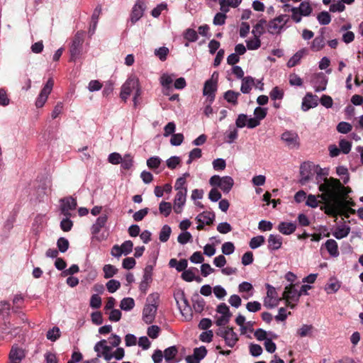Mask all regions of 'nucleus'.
Returning <instances> with one entry per match:
<instances>
[{
  "label": "nucleus",
  "mask_w": 363,
  "mask_h": 363,
  "mask_svg": "<svg viewBox=\"0 0 363 363\" xmlns=\"http://www.w3.org/2000/svg\"><path fill=\"white\" fill-rule=\"evenodd\" d=\"M315 181L318 186V190L321 192L318 194V196L324 203L321 209L324 210L325 213L328 214L329 208L339 198L340 181L333 177L328 178L325 174L322 173L321 169L317 172Z\"/></svg>",
  "instance_id": "f257e3e1"
},
{
  "label": "nucleus",
  "mask_w": 363,
  "mask_h": 363,
  "mask_svg": "<svg viewBox=\"0 0 363 363\" xmlns=\"http://www.w3.org/2000/svg\"><path fill=\"white\" fill-rule=\"evenodd\" d=\"M134 90L135 92L133 97V102L135 106H136L137 98L141 94V89L139 84V79L135 76H130L123 84L120 96L122 100L125 101Z\"/></svg>",
  "instance_id": "f03ea898"
},
{
  "label": "nucleus",
  "mask_w": 363,
  "mask_h": 363,
  "mask_svg": "<svg viewBox=\"0 0 363 363\" xmlns=\"http://www.w3.org/2000/svg\"><path fill=\"white\" fill-rule=\"evenodd\" d=\"M353 206H354V202L351 198H349L348 196L346 198H338L335 203L329 208L328 215L333 217H337V215H342L348 218L349 216L346 215L345 212V208Z\"/></svg>",
  "instance_id": "7ed1b4c3"
},
{
  "label": "nucleus",
  "mask_w": 363,
  "mask_h": 363,
  "mask_svg": "<svg viewBox=\"0 0 363 363\" xmlns=\"http://www.w3.org/2000/svg\"><path fill=\"white\" fill-rule=\"evenodd\" d=\"M209 184L213 186L219 187L224 193H228L234 184V181L229 176L221 177L218 175H213L211 177Z\"/></svg>",
  "instance_id": "20e7f679"
},
{
  "label": "nucleus",
  "mask_w": 363,
  "mask_h": 363,
  "mask_svg": "<svg viewBox=\"0 0 363 363\" xmlns=\"http://www.w3.org/2000/svg\"><path fill=\"white\" fill-rule=\"evenodd\" d=\"M216 335L223 337L225 344L230 347H233L238 341V336L233 328H220L216 331Z\"/></svg>",
  "instance_id": "39448f33"
},
{
  "label": "nucleus",
  "mask_w": 363,
  "mask_h": 363,
  "mask_svg": "<svg viewBox=\"0 0 363 363\" xmlns=\"http://www.w3.org/2000/svg\"><path fill=\"white\" fill-rule=\"evenodd\" d=\"M299 298L300 293H298V291L295 289L294 284H290L289 286L285 287L282 298L286 301V306H289L291 308H294L296 303H292V302L297 303Z\"/></svg>",
  "instance_id": "423d86ee"
},
{
  "label": "nucleus",
  "mask_w": 363,
  "mask_h": 363,
  "mask_svg": "<svg viewBox=\"0 0 363 363\" xmlns=\"http://www.w3.org/2000/svg\"><path fill=\"white\" fill-rule=\"evenodd\" d=\"M312 8L309 2L303 1L298 7H293L291 9L292 13L291 18L296 23H299L301 21V16H308L312 12Z\"/></svg>",
  "instance_id": "0eeeda50"
},
{
  "label": "nucleus",
  "mask_w": 363,
  "mask_h": 363,
  "mask_svg": "<svg viewBox=\"0 0 363 363\" xmlns=\"http://www.w3.org/2000/svg\"><path fill=\"white\" fill-rule=\"evenodd\" d=\"M216 312L220 315L216 316V324L220 327L227 325L232 316L228 306L225 303H222L217 306Z\"/></svg>",
  "instance_id": "6e6552de"
},
{
  "label": "nucleus",
  "mask_w": 363,
  "mask_h": 363,
  "mask_svg": "<svg viewBox=\"0 0 363 363\" xmlns=\"http://www.w3.org/2000/svg\"><path fill=\"white\" fill-rule=\"evenodd\" d=\"M289 18L286 15H280L278 17L270 21L267 24V30L271 34L280 33L282 28L286 24Z\"/></svg>",
  "instance_id": "1a4fd4ad"
},
{
  "label": "nucleus",
  "mask_w": 363,
  "mask_h": 363,
  "mask_svg": "<svg viewBox=\"0 0 363 363\" xmlns=\"http://www.w3.org/2000/svg\"><path fill=\"white\" fill-rule=\"evenodd\" d=\"M84 42V33L82 32H77L75 35L72 45L70 47V60L75 61V60L80 55L82 51V46Z\"/></svg>",
  "instance_id": "9d476101"
},
{
  "label": "nucleus",
  "mask_w": 363,
  "mask_h": 363,
  "mask_svg": "<svg viewBox=\"0 0 363 363\" xmlns=\"http://www.w3.org/2000/svg\"><path fill=\"white\" fill-rule=\"evenodd\" d=\"M281 140L289 149H298L300 146L299 137L296 132L286 130L281 135Z\"/></svg>",
  "instance_id": "9b49d317"
},
{
  "label": "nucleus",
  "mask_w": 363,
  "mask_h": 363,
  "mask_svg": "<svg viewBox=\"0 0 363 363\" xmlns=\"http://www.w3.org/2000/svg\"><path fill=\"white\" fill-rule=\"evenodd\" d=\"M53 86V79L50 78L48 80L47 83L45 84L43 89L40 91V93L36 99L35 106L37 108H41L44 106V104L48 100L49 94L51 93L52 90Z\"/></svg>",
  "instance_id": "f8f14e48"
},
{
  "label": "nucleus",
  "mask_w": 363,
  "mask_h": 363,
  "mask_svg": "<svg viewBox=\"0 0 363 363\" xmlns=\"http://www.w3.org/2000/svg\"><path fill=\"white\" fill-rule=\"evenodd\" d=\"M267 296L264 299V306L269 308L276 307L281 298H278L276 289L274 287L267 284Z\"/></svg>",
  "instance_id": "ddd939ff"
},
{
  "label": "nucleus",
  "mask_w": 363,
  "mask_h": 363,
  "mask_svg": "<svg viewBox=\"0 0 363 363\" xmlns=\"http://www.w3.org/2000/svg\"><path fill=\"white\" fill-rule=\"evenodd\" d=\"M145 9L146 4L145 0H137L130 13V20L132 24L135 23L143 17Z\"/></svg>",
  "instance_id": "4468645a"
},
{
  "label": "nucleus",
  "mask_w": 363,
  "mask_h": 363,
  "mask_svg": "<svg viewBox=\"0 0 363 363\" xmlns=\"http://www.w3.org/2000/svg\"><path fill=\"white\" fill-rule=\"evenodd\" d=\"M60 202V211L65 216H70V211L74 210L77 207L76 200L74 198L69 196L61 199Z\"/></svg>",
  "instance_id": "2eb2a0df"
},
{
  "label": "nucleus",
  "mask_w": 363,
  "mask_h": 363,
  "mask_svg": "<svg viewBox=\"0 0 363 363\" xmlns=\"http://www.w3.org/2000/svg\"><path fill=\"white\" fill-rule=\"evenodd\" d=\"M217 90L216 80L208 79L207 80L203 86V94L204 96H208L210 103H212L215 99V93Z\"/></svg>",
  "instance_id": "dca6fc26"
},
{
  "label": "nucleus",
  "mask_w": 363,
  "mask_h": 363,
  "mask_svg": "<svg viewBox=\"0 0 363 363\" xmlns=\"http://www.w3.org/2000/svg\"><path fill=\"white\" fill-rule=\"evenodd\" d=\"M187 190L177 191L174 200V211L176 213H181L182 208L186 200Z\"/></svg>",
  "instance_id": "f3484780"
},
{
  "label": "nucleus",
  "mask_w": 363,
  "mask_h": 363,
  "mask_svg": "<svg viewBox=\"0 0 363 363\" xmlns=\"http://www.w3.org/2000/svg\"><path fill=\"white\" fill-rule=\"evenodd\" d=\"M157 306L155 304H146L143 311V320L147 323H152L155 318Z\"/></svg>",
  "instance_id": "a211bd4d"
},
{
  "label": "nucleus",
  "mask_w": 363,
  "mask_h": 363,
  "mask_svg": "<svg viewBox=\"0 0 363 363\" xmlns=\"http://www.w3.org/2000/svg\"><path fill=\"white\" fill-rule=\"evenodd\" d=\"M176 301H177V305L181 311V313L183 315H184V312L189 313L191 311L188 300L185 297L184 292H181L180 294H177Z\"/></svg>",
  "instance_id": "6ab92c4d"
},
{
  "label": "nucleus",
  "mask_w": 363,
  "mask_h": 363,
  "mask_svg": "<svg viewBox=\"0 0 363 363\" xmlns=\"http://www.w3.org/2000/svg\"><path fill=\"white\" fill-rule=\"evenodd\" d=\"M318 105L317 96H313L312 94L308 93L303 98L302 102V108L303 111H308V109L315 107Z\"/></svg>",
  "instance_id": "aec40b11"
},
{
  "label": "nucleus",
  "mask_w": 363,
  "mask_h": 363,
  "mask_svg": "<svg viewBox=\"0 0 363 363\" xmlns=\"http://www.w3.org/2000/svg\"><path fill=\"white\" fill-rule=\"evenodd\" d=\"M282 238L278 235L271 234L268 238V247L272 250H277L281 248Z\"/></svg>",
  "instance_id": "412c9836"
},
{
  "label": "nucleus",
  "mask_w": 363,
  "mask_h": 363,
  "mask_svg": "<svg viewBox=\"0 0 363 363\" xmlns=\"http://www.w3.org/2000/svg\"><path fill=\"white\" fill-rule=\"evenodd\" d=\"M214 218L215 215L213 213L206 211L199 214L196 220L197 223H202V224L210 225L213 223Z\"/></svg>",
  "instance_id": "4be33fe9"
},
{
  "label": "nucleus",
  "mask_w": 363,
  "mask_h": 363,
  "mask_svg": "<svg viewBox=\"0 0 363 363\" xmlns=\"http://www.w3.org/2000/svg\"><path fill=\"white\" fill-rule=\"evenodd\" d=\"M300 175L299 183L301 185H305L311 179V173L308 165L303 164L301 166Z\"/></svg>",
  "instance_id": "5701e85b"
},
{
  "label": "nucleus",
  "mask_w": 363,
  "mask_h": 363,
  "mask_svg": "<svg viewBox=\"0 0 363 363\" xmlns=\"http://www.w3.org/2000/svg\"><path fill=\"white\" fill-rule=\"evenodd\" d=\"M296 228V224L291 222H281L278 225L279 231L284 235L292 234Z\"/></svg>",
  "instance_id": "b1692460"
},
{
  "label": "nucleus",
  "mask_w": 363,
  "mask_h": 363,
  "mask_svg": "<svg viewBox=\"0 0 363 363\" xmlns=\"http://www.w3.org/2000/svg\"><path fill=\"white\" fill-rule=\"evenodd\" d=\"M307 54V50L302 48L296 52L288 61L287 66L289 67H293L298 65L301 59Z\"/></svg>",
  "instance_id": "393cba45"
},
{
  "label": "nucleus",
  "mask_w": 363,
  "mask_h": 363,
  "mask_svg": "<svg viewBox=\"0 0 363 363\" xmlns=\"http://www.w3.org/2000/svg\"><path fill=\"white\" fill-rule=\"evenodd\" d=\"M325 38L323 34L315 37L311 43V50L313 52L321 50L325 46Z\"/></svg>",
  "instance_id": "a878e982"
},
{
  "label": "nucleus",
  "mask_w": 363,
  "mask_h": 363,
  "mask_svg": "<svg viewBox=\"0 0 363 363\" xmlns=\"http://www.w3.org/2000/svg\"><path fill=\"white\" fill-rule=\"evenodd\" d=\"M325 248L332 257H336L339 255L338 245L335 240L330 239L325 243Z\"/></svg>",
  "instance_id": "bb28decb"
},
{
  "label": "nucleus",
  "mask_w": 363,
  "mask_h": 363,
  "mask_svg": "<svg viewBox=\"0 0 363 363\" xmlns=\"http://www.w3.org/2000/svg\"><path fill=\"white\" fill-rule=\"evenodd\" d=\"M108 220V217L106 215H103L99 216L96 223L93 224L91 227V233L94 235L98 234L101 229L105 225Z\"/></svg>",
  "instance_id": "cd10ccee"
},
{
  "label": "nucleus",
  "mask_w": 363,
  "mask_h": 363,
  "mask_svg": "<svg viewBox=\"0 0 363 363\" xmlns=\"http://www.w3.org/2000/svg\"><path fill=\"white\" fill-rule=\"evenodd\" d=\"M163 353L167 363H174L173 360L178 354V349L176 346H172L165 349Z\"/></svg>",
  "instance_id": "c85d7f7f"
},
{
  "label": "nucleus",
  "mask_w": 363,
  "mask_h": 363,
  "mask_svg": "<svg viewBox=\"0 0 363 363\" xmlns=\"http://www.w3.org/2000/svg\"><path fill=\"white\" fill-rule=\"evenodd\" d=\"M267 25V21L264 19H260L254 26L252 30V33L254 36L260 37L265 31V26Z\"/></svg>",
  "instance_id": "c756f323"
},
{
  "label": "nucleus",
  "mask_w": 363,
  "mask_h": 363,
  "mask_svg": "<svg viewBox=\"0 0 363 363\" xmlns=\"http://www.w3.org/2000/svg\"><path fill=\"white\" fill-rule=\"evenodd\" d=\"M254 79L251 77H245L242 79V84L240 91L243 94H248L252 89V86L254 85Z\"/></svg>",
  "instance_id": "7c9ffc66"
},
{
  "label": "nucleus",
  "mask_w": 363,
  "mask_h": 363,
  "mask_svg": "<svg viewBox=\"0 0 363 363\" xmlns=\"http://www.w3.org/2000/svg\"><path fill=\"white\" fill-rule=\"evenodd\" d=\"M24 351L22 349L18 347H12L9 354V359L11 361L21 362L24 358Z\"/></svg>",
  "instance_id": "2f4dec72"
},
{
  "label": "nucleus",
  "mask_w": 363,
  "mask_h": 363,
  "mask_svg": "<svg viewBox=\"0 0 363 363\" xmlns=\"http://www.w3.org/2000/svg\"><path fill=\"white\" fill-rule=\"evenodd\" d=\"M350 232V228L348 226L338 227L333 233V235L337 239H342L347 237Z\"/></svg>",
  "instance_id": "473e14b6"
},
{
  "label": "nucleus",
  "mask_w": 363,
  "mask_h": 363,
  "mask_svg": "<svg viewBox=\"0 0 363 363\" xmlns=\"http://www.w3.org/2000/svg\"><path fill=\"white\" fill-rule=\"evenodd\" d=\"M240 96L239 92H235L232 90H228L224 94V99L230 104H233V105L238 104V98Z\"/></svg>",
  "instance_id": "72a5a7b5"
},
{
  "label": "nucleus",
  "mask_w": 363,
  "mask_h": 363,
  "mask_svg": "<svg viewBox=\"0 0 363 363\" xmlns=\"http://www.w3.org/2000/svg\"><path fill=\"white\" fill-rule=\"evenodd\" d=\"M320 197L318 195L309 194L307 196L306 204L311 208H316L318 206L320 203H323L322 200L319 201Z\"/></svg>",
  "instance_id": "f704fd0d"
},
{
  "label": "nucleus",
  "mask_w": 363,
  "mask_h": 363,
  "mask_svg": "<svg viewBox=\"0 0 363 363\" xmlns=\"http://www.w3.org/2000/svg\"><path fill=\"white\" fill-rule=\"evenodd\" d=\"M135 306V301L132 298H124L121 301L120 307L122 310L130 311Z\"/></svg>",
  "instance_id": "c9c22d12"
},
{
  "label": "nucleus",
  "mask_w": 363,
  "mask_h": 363,
  "mask_svg": "<svg viewBox=\"0 0 363 363\" xmlns=\"http://www.w3.org/2000/svg\"><path fill=\"white\" fill-rule=\"evenodd\" d=\"M46 337L52 342L56 341L60 337V328L58 327H53L48 331Z\"/></svg>",
  "instance_id": "e433bc0d"
},
{
  "label": "nucleus",
  "mask_w": 363,
  "mask_h": 363,
  "mask_svg": "<svg viewBox=\"0 0 363 363\" xmlns=\"http://www.w3.org/2000/svg\"><path fill=\"white\" fill-rule=\"evenodd\" d=\"M103 350H111V347L106 345V340H105L98 342L94 346V351L97 352V357H101Z\"/></svg>",
  "instance_id": "4c0bfd02"
},
{
  "label": "nucleus",
  "mask_w": 363,
  "mask_h": 363,
  "mask_svg": "<svg viewBox=\"0 0 363 363\" xmlns=\"http://www.w3.org/2000/svg\"><path fill=\"white\" fill-rule=\"evenodd\" d=\"M172 204L169 202L162 201L159 206L160 213L164 216H168L172 211Z\"/></svg>",
  "instance_id": "58836bf2"
},
{
  "label": "nucleus",
  "mask_w": 363,
  "mask_h": 363,
  "mask_svg": "<svg viewBox=\"0 0 363 363\" xmlns=\"http://www.w3.org/2000/svg\"><path fill=\"white\" fill-rule=\"evenodd\" d=\"M248 50H257L261 45V41L259 36H254L253 38L246 41Z\"/></svg>",
  "instance_id": "ea45409f"
},
{
  "label": "nucleus",
  "mask_w": 363,
  "mask_h": 363,
  "mask_svg": "<svg viewBox=\"0 0 363 363\" xmlns=\"http://www.w3.org/2000/svg\"><path fill=\"white\" fill-rule=\"evenodd\" d=\"M171 232V228L167 225H164L160 233V240L163 242H167L169 238Z\"/></svg>",
  "instance_id": "a19ab883"
},
{
  "label": "nucleus",
  "mask_w": 363,
  "mask_h": 363,
  "mask_svg": "<svg viewBox=\"0 0 363 363\" xmlns=\"http://www.w3.org/2000/svg\"><path fill=\"white\" fill-rule=\"evenodd\" d=\"M103 270L104 272V277L106 279H108L113 277L118 271V269L111 264L104 265Z\"/></svg>",
  "instance_id": "79ce46f5"
},
{
  "label": "nucleus",
  "mask_w": 363,
  "mask_h": 363,
  "mask_svg": "<svg viewBox=\"0 0 363 363\" xmlns=\"http://www.w3.org/2000/svg\"><path fill=\"white\" fill-rule=\"evenodd\" d=\"M318 22L321 25H328L331 21V17L328 12L322 11L317 16Z\"/></svg>",
  "instance_id": "37998d69"
},
{
  "label": "nucleus",
  "mask_w": 363,
  "mask_h": 363,
  "mask_svg": "<svg viewBox=\"0 0 363 363\" xmlns=\"http://www.w3.org/2000/svg\"><path fill=\"white\" fill-rule=\"evenodd\" d=\"M264 242V238L262 235L253 237L250 241V247L252 249H256Z\"/></svg>",
  "instance_id": "c03bdc74"
},
{
  "label": "nucleus",
  "mask_w": 363,
  "mask_h": 363,
  "mask_svg": "<svg viewBox=\"0 0 363 363\" xmlns=\"http://www.w3.org/2000/svg\"><path fill=\"white\" fill-rule=\"evenodd\" d=\"M184 37L189 42H195L198 39V35L196 30L191 28H188L184 33Z\"/></svg>",
  "instance_id": "a18cd8bd"
},
{
  "label": "nucleus",
  "mask_w": 363,
  "mask_h": 363,
  "mask_svg": "<svg viewBox=\"0 0 363 363\" xmlns=\"http://www.w3.org/2000/svg\"><path fill=\"white\" fill-rule=\"evenodd\" d=\"M340 288V285L337 281H330V283L327 284L325 286V290L328 294L335 293Z\"/></svg>",
  "instance_id": "49530a36"
},
{
  "label": "nucleus",
  "mask_w": 363,
  "mask_h": 363,
  "mask_svg": "<svg viewBox=\"0 0 363 363\" xmlns=\"http://www.w3.org/2000/svg\"><path fill=\"white\" fill-rule=\"evenodd\" d=\"M313 330V326L311 325H303L301 328H300L297 330V334L298 336L303 337L308 335H310Z\"/></svg>",
  "instance_id": "de8ad7c7"
},
{
  "label": "nucleus",
  "mask_w": 363,
  "mask_h": 363,
  "mask_svg": "<svg viewBox=\"0 0 363 363\" xmlns=\"http://www.w3.org/2000/svg\"><path fill=\"white\" fill-rule=\"evenodd\" d=\"M352 126L347 122H340L337 125V130L343 134L348 133L352 130Z\"/></svg>",
  "instance_id": "09e8293b"
},
{
  "label": "nucleus",
  "mask_w": 363,
  "mask_h": 363,
  "mask_svg": "<svg viewBox=\"0 0 363 363\" xmlns=\"http://www.w3.org/2000/svg\"><path fill=\"white\" fill-rule=\"evenodd\" d=\"M161 159L158 157H152L147 160V165L150 169L158 168L161 164Z\"/></svg>",
  "instance_id": "8fccbe9b"
},
{
  "label": "nucleus",
  "mask_w": 363,
  "mask_h": 363,
  "mask_svg": "<svg viewBox=\"0 0 363 363\" xmlns=\"http://www.w3.org/2000/svg\"><path fill=\"white\" fill-rule=\"evenodd\" d=\"M184 140V135L182 133L173 134L170 139V143L173 146L180 145Z\"/></svg>",
  "instance_id": "3c124183"
},
{
  "label": "nucleus",
  "mask_w": 363,
  "mask_h": 363,
  "mask_svg": "<svg viewBox=\"0 0 363 363\" xmlns=\"http://www.w3.org/2000/svg\"><path fill=\"white\" fill-rule=\"evenodd\" d=\"M336 173L339 176H345V178H343V183L347 184L350 179L348 170L346 167L343 166H339L336 168Z\"/></svg>",
  "instance_id": "603ef678"
},
{
  "label": "nucleus",
  "mask_w": 363,
  "mask_h": 363,
  "mask_svg": "<svg viewBox=\"0 0 363 363\" xmlns=\"http://www.w3.org/2000/svg\"><path fill=\"white\" fill-rule=\"evenodd\" d=\"M222 252L226 255H229L232 253H233L235 250V246L233 242H226L223 244L222 247Z\"/></svg>",
  "instance_id": "864d4df0"
},
{
  "label": "nucleus",
  "mask_w": 363,
  "mask_h": 363,
  "mask_svg": "<svg viewBox=\"0 0 363 363\" xmlns=\"http://www.w3.org/2000/svg\"><path fill=\"white\" fill-rule=\"evenodd\" d=\"M340 150L345 154L350 152L352 147V143L346 140H340L339 143Z\"/></svg>",
  "instance_id": "5fc2aeb1"
},
{
  "label": "nucleus",
  "mask_w": 363,
  "mask_h": 363,
  "mask_svg": "<svg viewBox=\"0 0 363 363\" xmlns=\"http://www.w3.org/2000/svg\"><path fill=\"white\" fill-rule=\"evenodd\" d=\"M57 247L61 252H65L69 247V241L65 238H60L58 239Z\"/></svg>",
  "instance_id": "6e6d98bb"
},
{
  "label": "nucleus",
  "mask_w": 363,
  "mask_h": 363,
  "mask_svg": "<svg viewBox=\"0 0 363 363\" xmlns=\"http://www.w3.org/2000/svg\"><path fill=\"white\" fill-rule=\"evenodd\" d=\"M180 162H181L180 157H177V156L171 157L166 161L167 167L169 169H172L176 168V167L178 164H179Z\"/></svg>",
  "instance_id": "4d7b16f0"
},
{
  "label": "nucleus",
  "mask_w": 363,
  "mask_h": 363,
  "mask_svg": "<svg viewBox=\"0 0 363 363\" xmlns=\"http://www.w3.org/2000/svg\"><path fill=\"white\" fill-rule=\"evenodd\" d=\"M213 167L215 170H223L226 167L225 161L223 159L218 158L213 161Z\"/></svg>",
  "instance_id": "13d9d810"
},
{
  "label": "nucleus",
  "mask_w": 363,
  "mask_h": 363,
  "mask_svg": "<svg viewBox=\"0 0 363 363\" xmlns=\"http://www.w3.org/2000/svg\"><path fill=\"white\" fill-rule=\"evenodd\" d=\"M247 116L245 114H240L238 115L236 121L235 125L237 128H242L247 125Z\"/></svg>",
  "instance_id": "bf43d9fd"
},
{
  "label": "nucleus",
  "mask_w": 363,
  "mask_h": 363,
  "mask_svg": "<svg viewBox=\"0 0 363 363\" xmlns=\"http://www.w3.org/2000/svg\"><path fill=\"white\" fill-rule=\"evenodd\" d=\"M120 282L115 279H111L106 284L107 289L110 293L115 292L120 287Z\"/></svg>",
  "instance_id": "052dcab7"
},
{
  "label": "nucleus",
  "mask_w": 363,
  "mask_h": 363,
  "mask_svg": "<svg viewBox=\"0 0 363 363\" xmlns=\"http://www.w3.org/2000/svg\"><path fill=\"white\" fill-rule=\"evenodd\" d=\"M217 230L222 234H226L232 230V227L227 222L220 223L217 226Z\"/></svg>",
  "instance_id": "680f3d73"
},
{
  "label": "nucleus",
  "mask_w": 363,
  "mask_h": 363,
  "mask_svg": "<svg viewBox=\"0 0 363 363\" xmlns=\"http://www.w3.org/2000/svg\"><path fill=\"white\" fill-rule=\"evenodd\" d=\"M121 250L123 252V254L124 255H128L133 250V243L130 240H126L121 245Z\"/></svg>",
  "instance_id": "e2e57ef3"
},
{
  "label": "nucleus",
  "mask_w": 363,
  "mask_h": 363,
  "mask_svg": "<svg viewBox=\"0 0 363 363\" xmlns=\"http://www.w3.org/2000/svg\"><path fill=\"white\" fill-rule=\"evenodd\" d=\"M246 308L248 311L255 313L260 311L261 304L256 301L248 302L246 305Z\"/></svg>",
  "instance_id": "0e129e2a"
},
{
  "label": "nucleus",
  "mask_w": 363,
  "mask_h": 363,
  "mask_svg": "<svg viewBox=\"0 0 363 363\" xmlns=\"http://www.w3.org/2000/svg\"><path fill=\"white\" fill-rule=\"evenodd\" d=\"M254 115L259 121L264 118L267 116V108L257 107L254 111Z\"/></svg>",
  "instance_id": "69168bd1"
},
{
  "label": "nucleus",
  "mask_w": 363,
  "mask_h": 363,
  "mask_svg": "<svg viewBox=\"0 0 363 363\" xmlns=\"http://www.w3.org/2000/svg\"><path fill=\"white\" fill-rule=\"evenodd\" d=\"M175 128H176V125L174 124V123L173 122H169L168 123L164 128V137H168L169 135H173L174 134V131H175Z\"/></svg>",
  "instance_id": "338daca9"
},
{
  "label": "nucleus",
  "mask_w": 363,
  "mask_h": 363,
  "mask_svg": "<svg viewBox=\"0 0 363 363\" xmlns=\"http://www.w3.org/2000/svg\"><path fill=\"white\" fill-rule=\"evenodd\" d=\"M69 216H66L65 218L62 219L60 223V227L63 231H69L73 225L72 220L69 218Z\"/></svg>",
  "instance_id": "774afa93"
}]
</instances>
